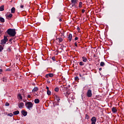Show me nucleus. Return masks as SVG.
Wrapping results in <instances>:
<instances>
[{
	"label": "nucleus",
	"instance_id": "obj_1",
	"mask_svg": "<svg viewBox=\"0 0 124 124\" xmlns=\"http://www.w3.org/2000/svg\"><path fill=\"white\" fill-rule=\"evenodd\" d=\"M7 32L11 37H14L15 35H16V30L15 29H9Z\"/></svg>",
	"mask_w": 124,
	"mask_h": 124
},
{
	"label": "nucleus",
	"instance_id": "obj_2",
	"mask_svg": "<svg viewBox=\"0 0 124 124\" xmlns=\"http://www.w3.org/2000/svg\"><path fill=\"white\" fill-rule=\"evenodd\" d=\"M25 106L28 110H31V102H25Z\"/></svg>",
	"mask_w": 124,
	"mask_h": 124
},
{
	"label": "nucleus",
	"instance_id": "obj_3",
	"mask_svg": "<svg viewBox=\"0 0 124 124\" xmlns=\"http://www.w3.org/2000/svg\"><path fill=\"white\" fill-rule=\"evenodd\" d=\"M8 41V39H7V37L4 36L3 39L1 41V44H5Z\"/></svg>",
	"mask_w": 124,
	"mask_h": 124
},
{
	"label": "nucleus",
	"instance_id": "obj_4",
	"mask_svg": "<svg viewBox=\"0 0 124 124\" xmlns=\"http://www.w3.org/2000/svg\"><path fill=\"white\" fill-rule=\"evenodd\" d=\"M92 122L91 124H95V123H96V117H93L91 120Z\"/></svg>",
	"mask_w": 124,
	"mask_h": 124
},
{
	"label": "nucleus",
	"instance_id": "obj_5",
	"mask_svg": "<svg viewBox=\"0 0 124 124\" xmlns=\"http://www.w3.org/2000/svg\"><path fill=\"white\" fill-rule=\"evenodd\" d=\"M18 108L20 109H23L24 108V104L23 102H20L19 104H18Z\"/></svg>",
	"mask_w": 124,
	"mask_h": 124
},
{
	"label": "nucleus",
	"instance_id": "obj_6",
	"mask_svg": "<svg viewBox=\"0 0 124 124\" xmlns=\"http://www.w3.org/2000/svg\"><path fill=\"white\" fill-rule=\"evenodd\" d=\"M92 90H89L87 93V96L88 97H92Z\"/></svg>",
	"mask_w": 124,
	"mask_h": 124
},
{
	"label": "nucleus",
	"instance_id": "obj_7",
	"mask_svg": "<svg viewBox=\"0 0 124 124\" xmlns=\"http://www.w3.org/2000/svg\"><path fill=\"white\" fill-rule=\"evenodd\" d=\"M71 5L72 6V7H73V6H76L75 5L76 4V3H77V0H71Z\"/></svg>",
	"mask_w": 124,
	"mask_h": 124
},
{
	"label": "nucleus",
	"instance_id": "obj_8",
	"mask_svg": "<svg viewBox=\"0 0 124 124\" xmlns=\"http://www.w3.org/2000/svg\"><path fill=\"white\" fill-rule=\"evenodd\" d=\"M21 114L23 115V116H24V117H26L27 115H28V112L26 111L25 110H22L21 111Z\"/></svg>",
	"mask_w": 124,
	"mask_h": 124
},
{
	"label": "nucleus",
	"instance_id": "obj_9",
	"mask_svg": "<svg viewBox=\"0 0 124 124\" xmlns=\"http://www.w3.org/2000/svg\"><path fill=\"white\" fill-rule=\"evenodd\" d=\"M17 98L18 99H19V102H20L21 100L23 99V97L22 96V95H21V94H18L17 95Z\"/></svg>",
	"mask_w": 124,
	"mask_h": 124
},
{
	"label": "nucleus",
	"instance_id": "obj_10",
	"mask_svg": "<svg viewBox=\"0 0 124 124\" xmlns=\"http://www.w3.org/2000/svg\"><path fill=\"white\" fill-rule=\"evenodd\" d=\"M38 87H35L32 89V93H36V92H38Z\"/></svg>",
	"mask_w": 124,
	"mask_h": 124
},
{
	"label": "nucleus",
	"instance_id": "obj_11",
	"mask_svg": "<svg viewBox=\"0 0 124 124\" xmlns=\"http://www.w3.org/2000/svg\"><path fill=\"white\" fill-rule=\"evenodd\" d=\"M82 62H86L88 61V59H87L85 56H83L82 57Z\"/></svg>",
	"mask_w": 124,
	"mask_h": 124
},
{
	"label": "nucleus",
	"instance_id": "obj_12",
	"mask_svg": "<svg viewBox=\"0 0 124 124\" xmlns=\"http://www.w3.org/2000/svg\"><path fill=\"white\" fill-rule=\"evenodd\" d=\"M68 39L69 41H71V40H72V34H69L68 36Z\"/></svg>",
	"mask_w": 124,
	"mask_h": 124
},
{
	"label": "nucleus",
	"instance_id": "obj_13",
	"mask_svg": "<svg viewBox=\"0 0 124 124\" xmlns=\"http://www.w3.org/2000/svg\"><path fill=\"white\" fill-rule=\"evenodd\" d=\"M19 113H20L19 110H16L13 112L14 115H19Z\"/></svg>",
	"mask_w": 124,
	"mask_h": 124
},
{
	"label": "nucleus",
	"instance_id": "obj_14",
	"mask_svg": "<svg viewBox=\"0 0 124 124\" xmlns=\"http://www.w3.org/2000/svg\"><path fill=\"white\" fill-rule=\"evenodd\" d=\"M0 21L1 23H4L5 22L4 18L3 17H0Z\"/></svg>",
	"mask_w": 124,
	"mask_h": 124
},
{
	"label": "nucleus",
	"instance_id": "obj_15",
	"mask_svg": "<svg viewBox=\"0 0 124 124\" xmlns=\"http://www.w3.org/2000/svg\"><path fill=\"white\" fill-rule=\"evenodd\" d=\"M4 10V6L2 5L0 7V11H3Z\"/></svg>",
	"mask_w": 124,
	"mask_h": 124
},
{
	"label": "nucleus",
	"instance_id": "obj_16",
	"mask_svg": "<svg viewBox=\"0 0 124 124\" xmlns=\"http://www.w3.org/2000/svg\"><path fill=\"white\" fill-rule=\"evenodd\" d=\"M112 111L113 113H116V112H117V109H116V108H115L114 107L112 108Z\"/></svg>",
	"mask_w": 124,
	"mask_h": 124
},
{
	"label": "nucleus",
	"instance_id": "obj_17",
	"mask_svg": "<svg viewBox=\"0 0 124 124\" xmlns=\"http://www.w3.org/2000/svg\"><path fill=\"white\" fill-rule=\"evenodd\" d=\"M11 13H15V7H13L11 9Z\"/></svg>",
	"mask_w": 124,
	"mask_h": 124
},
{
	"label": "nucleus",
	"instance_id": "obj_18",
	"mask_svg": "<svg viewBox=\"0 0 124 124\" xmlns=\"http://www.w3.org/2000/svg\"><path fill=\"white\" fill-rule=\"evenodd\" d=\"M55 98L56 100H57V101H60L61 100V99H60V97L58 96L57 95L55 96Z\"/></svg>",
	"mask_w": 124,
	"mask_h": 124
},
{
	"label": "nucleus",
	"instance_id": "obj_19",
	"mask_svg": "<svg viewBox=\"0 0 124 124\" xmlns=\"http://www.w3.org/2000/svg\"><path fill=\"white\" fill-rule=\"evenodd\" d=\"M34 103H36V104L39 103V99H35L34 100Z\"/></svg>",
	"mask_w": 124,
	"mask_h": 124
},
{
	"label": "nucleus",
	"instance_id": "obj_20",
	"mask_svg": "<svg viewBox=\"0 0 124 124\" xmlns=\"http://www.w3.org/2000/svg\"><path fill=\"white\" fill-rule=\"evenodd\" d=\"M105 65V63L104 62H100V66H104Z\"/></svg>",
	"mask_w": 124,
	"mask_h": 124
},
{
	"label": "nucleus",
	"instance_id": "obj_21",
	"mask_svg": "<svg viewBox=\"0 0 124 124\" xmlns=\"http://www.w3.org/2000/svg\"><path fill=\"white\" fill-rule=\"evenodd\" d=\"M47 94L48 95H51V91L49 90L47 91Z\"/></svg>",
	"mask_w": 124,
	"mask_h": 124
},
{
	"label": "nucleus",
	"instance_id": "obj_22",
	"mask_svg": "<svg viewBox=\"0 0 124 124\" xmlns=\"http://www.w3.org/2000/svg\"><path fill=\"white\" fill-rule=\"evenodd\" d=\"M12 16H13V15H12V14H10L9 15L7 16V17L8 18H11L12 17Z\"/></svg>",
	"mask_w": 124,
	"mask_h": 124
},
{
	"label": "nucleus",
	"instance_id": "obj_23",
	"mask_svg": "<svg viewBox=\"0 0 124 124\" xmlns=\"http://www.w3.org/2000/svg\"><path fill=\"white\" fill-rule=\"evenodd\" d=\"M3 50V47H2V46L0 45V52H1Z\"/></svg>",
	"mask_w": 124,
	"mask_h": 124
},
{
	"label": "nucleus",
	"instance_id": "obj_24",
	"mask_svg": "<svg viewBox=\"0 0 124 124\" xmlns=\"http://www.w3.org/2000/svg\"><path fill=\"white\" fill-rule=\"evenodd\" d=\"M82 4H83V3L82 2H79V8H81V7H82Z\"/></svg>",
	"mask_w": 124,
	"mask_h": 124
},
{
	"label": "nucleus",
	"instance_id": "obj_25",
	"mask_svg": "<svg viewBox=\"0 0 124 124\" xmlns=\"http://www.w3.org/2000/svg\"><path fill=\"white\" fill-rule=\"evenodd\" d=\"M32 93H33V95H34V96H36V95H37V96H38V94L36 92Z\"/></svg>",
	"mask_w": 124,
	"mask_h": 124
},
{
	"label": "nucleus",
	"instance_id": "obj_26",
	"mask_svg": "<svg viewBox=\"0 0 124 124\" xmlns=\"http://www.w3.org/2000/svg\"><path fill=\"white\" fill-rule=\"evenodd\" d=\"M85 119H86L87 120H89V119H90V117H89V115H88V114L85 115Z\"/></svg>",
	"mask_w": 124,
	"mask_h": 124
},
{
	"label": "nucleus",
	"instance_id": "obj_27",
	"mask_svg": "<svg viewBox=\"0 0 124 124\" xmlns=\"http://www.w3.org/2000/svg\"><path fill=\"white\" fill-rule=\"evenodd\" d=\"M7 80V79L6 78H3L2 79L3 82H6Z\"/></svg>",
	"mask_w": 124,
	"mask_h": 124
},
{
	"label": "nucleus",
	"instance_id": "obj_28",
	"mask_svg": "<svg viewBox=\"0 0 124 124\" xmlns=\"http://www.w3.org/2000/svg\"><path fill=\"white\" fill-rule=\"evenodd\" d=\"M48 76L49 77H53V76H54V74L49 73L48 74Z\"/></svg>",
	"mask_w": 124,
	"mask_h": 124
},
{
	"label": "nucleus",
	"instance_id": "obj_29",
	"mask_svg": "<svg viewBox=\"0 0 124 124\" xmlns=\"http://www.w3.org/2000/svg\"><path fill=\"white\" fill-rule=\"evenodd\" d=\"M8 116H9V117H13V114H12V113H10L8 114Z\"/></svg>",
	"mask_w": 124,
	"mask_h": 124
},
{
	"label": "nucleus",
	"instance_id": "obj_30",
	"mask_svg": "<svg viewBox=\"0 0 124 124\" xmlns=\"http://www.w3.org/2000/svg\"><path fill=\"white\" fill-rule=\"evenodd\" d=\"M54 91L55 92H59V88L58 87L55 88L54 89Z\"/></svg>",
	"mask_w": 124,
	"mask_h": 124
},
{
	"label": "nucleus",
	"instance_id": "obj_31",
	"mask_svg": "<svg viewBox=\"0 0 124 124\" xmlns=\"http://www.w3.org/2000/svg\"><path fill=\"white\" fill-rule=\"evenodd\" d=\"M59 42H62L63 40L62 38H58Z\"/></svg>",
	"mask_w": 124,
	"mask_h": 124
},
{
	"label": "nucleus",
	"instance_id": "obj_32",
	"mask_svg": "<svg viewBox=\"0 0 124 124\" xmlns=\"http://www.w3.org/2000/svg\"><path fill=\"white\" fill-rule=\"evenodd\" d=\"M84 62H79V65H84Z\"/></svg>",
	"mask_w": 124,
	"mask_h": 124
},
{
	"label": "nucleus",
	"instance_id": "obj_33",
	"mask_svg": "<svg viewBox=\"0 0 124 124\" xmlns=\"http://www.w3.org/2000/svg\"><path fill=\"white\" fill-rule=\"evenodd\" d=\"M75 79L76 80H79V78H78V77H76L75 78Z\"/></svg>",
	"mask_w": 124,
	"mask_h": 124
},
{
	"label": "nucleus",
	"instance_id": "obj_34",
	"mask_svg": "<svg viewBox=\"0 0 124 124\" xmlns=\"http://www.w3.org/2000/svg\"><path fill=\"white\" fill-rule=\"evenodd\" d=\"M5 106H9V103H5Z\"/></svg>",
	"mask_w": 124,
	"mask_h": 124
},
{
	"label": "nucleus",
	"instance_id": "obj_35",
	"mask_svg": "<svg viewBox=\"0 0 124 124\" xmlns=\"http://www.w3.org/2000/svg\"><path fill=\"white\" fill-rule=\"evenodd\" d=\"M52 60H53L54 61H56V59H55V57H52Z\"/></svg>",
	"mask_w": 124,
	"mask_h": 124
},
{
	"label": "nucleus",
	"instance_id": "obj_36",
	"mask_svg": "<svg viewBox=\"0 0 124 124\" xmlns=\"http://www.w3.org/2000/svg\"><path fill=\"white\" fill-rule=\"evenodd\" d=\"M7 51L8 52H11V49L10 48H8Z\"/></svg>",
	"mask_w": 124,
	"mask_h": 124
},
{
	"label": "nucleus",
	"instance_id": "obj_37",
	"mask_svg": "<svg viewBox=\"0 0 124 124\" xmlns=\"http://www.w3.org/2000/svg\"><path fill=\"white\" fill-rule=\"evenodd\" d=\"M31 95H28L27 97L28 98H31Z\"/></svg>",
	"mask_w": 124,
	"mask_h": 124
},
{
	"label": "nucleus",
	"instance_id": "obj_38",
	"mask_svg": "<svg viewBox=\"0 0 124 124\" xmlns=\"http://www.w3.org/2000/svg\"><path fill=\"white\" fill-rule=\"evenodd\" d=\"M48 77H49V74H46V78H48Z\"/></svg>",
	"mask_w": 124,
	"mask_h": 124
},
{
	"label": "nucleus",
	"instance_id": "obj_39",
	"mask_svg": "<svg viewBox=\"0 0 124 124\" xmlns=\"http://www.w3.org/2000/svg\"><path fill=\"white\" fill-rule=\"evenodd\" d=\"M77 30H78V31H80V28L79 27H78Z\"/></svg>",
	"mask_w": 124,
	"mask_h": 124
},
{
	"label": "nucleus",
	"instance_id": "obj_40",
	"mask_svg": "<svg viewBox=\"0 0 124 124\" xmlns=\"http://www.w3.org/2000/svg\"><path fill=\"white\" fill-rule=\"evenodd\" d=\"M82 13H85V9H82Z\"/></svg>",
	"mask_w": 124,
	"mask_h": 124
},
{
	"label": "nucleus",
	"instance_id": "obj_41",
	"mask_svg": "<svg viewBox=\"0 0 124 124\" xmlns=\"http://www.w3.org/2000/svg\"><path fill=\"white\" fill-rule=\"evenodd\" d=\"M20 8H24V5H21Z\"/></svg>",
	"mask_w": 124,
	"mask_h": 124
},
{
	"label": "nucleus",
	"instance_id": "obj_42",
	"mask_svg": "<svg viewBox=\"0 0 124 124\" xmlns=\"http://www.w3.org/2000/svg\"><path fill=\"white\" fill-rule=\"evenodd\" d=\"M75 45L76 47H77V42L75 43Z\"/></svg>",
	"mask_w": 124,
	"mask_h": 124
},
{
	"label": "nucleus",
	"instance_id": "obj_43",
	"mask_svg": "<svg viewBox=\"0 0 124 124\" xmlns=\"http://www.w3.org/2000/svg\"><path fill=\"white\" fill-rule=\"evenodd\" d=\"M75 40H78V37H75Z\"/></svg>",
	"mask_w": 124,
	"mask_h": 124
},
{
	"label": "nucleus",
	"instance_id": "obj_44",
	"mask_svg": "<svg viewBox=\"0 0 124 124\" xmlns=\"http://www.w3.org/2000/svg\"><path fill=\"white\" fill-rule=\"evenodd\" d=\"M46 89H47V91H49V87L48 86H46Z\"/></svg>",
	"mask_w": 124,
	"mask_h": 124
},
{
	"label": "nucleus",
	"instance_id": "obj_45",
	"mask_svg": "<svg viewBox=\"0 0 124 124\" xmlns=\"http://www.w3.org/2000/svg\"><path fill=\"white\" fill-rule=\"evenodd\" d=\"M12 39H10L9 40V42H11L12 41Z\"/></svg>",
	"mask_w": 124,
	"mask_h": 124
},
{
	"label": "nucleus",
	"instance_id": "obj_46",
	"mask_svg": "<svg viewBox=\"0 0 124 124\" xmlns=\"http://www.w3.org/2000/svg\"><path fill=\"white\" fill-rule=\"evenodd\" d=\"M99 71H101L102 70V68H100L99 69Z\"/></svg>",
	"mask_w": 124,
	"mask_h": 124
},
{
	"label": "nucleus",
	"instance_id": "obj_47",
	"mask_svg": "<svg viewBox=\"0 0 124 124\" xmlns=\"http://www.w3.org/2000/svg\"><path fill=\"white\" fill-rule=\"evenodd\" d=\"M62 18H60L59 19V22H62Z\"/></svg>",
	"mask_w": 124,
	"mask_h": 124
},
{
	"label": "nucleus",
	"instance_id": "obj_48",
	"mask_svg": "<svg viewBox=\"0 0 124 124\" xmlns=\"http://www.w3.org/2000/svg\"><path fill=\"white\" fill-rule=\"evenodd\" d=\"M7 70L8 71H10V69H7Z\"/></svg>",
	"mask_w": 124,
	"mask_h": 124
},
{
	"label": "nucleus",
	"instance_id": "obj_49",
	"mask_svg": "<svg viewBox=\"0 0 124 124\" xmlns=\"http://www.w3.org/2000/svg\"><path fill=\"white\" fill-rule=\"evenodd\" d=\"M2 72V69H0V72Z\"/></svg>",
	"mask_w": 124,
	"mask_h": 124
},
{
	"label": "nucleus",
	"instance_id": "obj_50",
	"mask_svg": "<svg viewBox=\"0 0 124 124\" xmlns=\"http://www.w3.org/2000/svg\"><path fill=\"white\" fill-rule=\"evenodd\" d=\"M34 36H36V34H34Z\"/></svg>",
	"mask_w": 124,
	"mask_h": 124
},
{
	"label": "nucleus",
	"instance_id": "obj_51",
	"mask_svg": "<svg viewBox=\"0 0 124 124\" xmlns=\"http://www.w3.org/2000/svg\"><path fill=\"white\" fill-rule=\"evenodd\" d=\"M32 85H33V86H34V85H35V83H32Z\"/></svg>",
	"mask_w": 124,
	"mask_h": 124
},
{
	"label": "nucleus",
	"instance_id": "obj_52",
	"mask_svg": "<svg viewBox=\"0 0 124 124\" xmlns=\"http://www.w3.org/2000/svg\"><path fill=\"white\" fill-rule=\"evenodd\" d=\"M79 76L81 77V74L79 75Z\"/></svg>",
	"mask_w": 124,
	"mask_h": 124
},
{
	"label": "nucleus",
	"instance_id": "obj_53",
	"mask_svg": "<svg viewBox=\"0 0 124 124\" xmlns=\"http://www.w3.org/2000/svg\"><path fill=\"white\" fill-rule=\"evenodd\" d=\"M53 106H54V107H55L56 106L53 105Z\"/></svg>",
	"mask_w": 124,
	"mask_h": 124
},
{
	"label": "nucleus",
	"instance_id": "obj_54",
	"mask_svg": "<svg viewBox=\"0 0 124 124\" xmlns=\"http://www.w3.org/2000/svg\"><path fill=\"white\" fill-rule=\"evenodd\" d=\"M23 102H25V101H24V100H23Z\"/></svg>",
	"mask_w": 124,
	"mask_h": 124
},
{
	"label": "nucleus",
	"instance_id": "obj_55",
	"mask_svg": "<svg viewBox=\"0 0 124 124\" xmlns=\"http://www.w3.org/2000/svg\"><path fill=\"white\" fill-rule=\"evenodd\" d=\"M34 1H35V0H33Z\"/></svg>",
	"mask_w": 124,
	"mask_h": 124
}]
</instances>
